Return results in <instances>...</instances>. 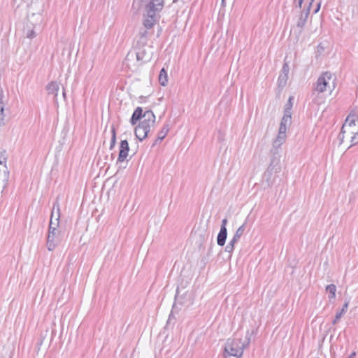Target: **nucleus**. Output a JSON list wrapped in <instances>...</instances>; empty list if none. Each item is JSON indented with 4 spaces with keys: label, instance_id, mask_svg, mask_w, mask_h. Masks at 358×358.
<instances>
[{
    "label": "nucleus",
    "instance_id": "2f4dec72",
    "mask_svg": "<svg viewBox=\"0 0 358 358\" xmlns=\"http://www.w3.org/2000/svg\"><path fill=\"white\" fill-rule=\"evenodd\" d=\"M227 218H224L222 220V224H221V227H220V229H223V230H227Z\"/></svg>",
    "mask_w": 358,
    "mask_h": 358
},
{
    "label": "nucleus",
    "instance_id": "7ed1b4c3",
    "mask_svg": "<svg viewBox=\"0 0 358 358\" xmlns=\"http://www.w3.org/2000/svg\"><path fill=\"white\" fill-rule=\"evenodd\" d=\"M136 57L138 64H134V67L138 68L139 66L150 62L152 59V52L148 51L145 46L139 47L135 52H129L126 56L125 61L127 66H130L129 62L133 61Z\"/></svg>",
    "mask_w": 358,
    "mask_h": 358
},
{
    "label": "nucleus",
    "instance_id": "393cba45",
    "mask_svg": "<svg viewBox=\"0 0 358 358\" xmlns=\"http://www.w3.org/2000/svg\"><path fill=\"white\" fill-rule=\"evenodd\" d=\"M111 134H112V136H111L110 144V148H109L110 150H113L116 143V131H115V128L114 126H112V127H111Z\"/></svg>",
    "mask_w": 358,
    "mask_h": 358
},
{
    "label": "nucleus",
    "instance_id": "de8ad7c7",
    "mask_svg": "<svg viewBox=\"0 0 358 358\" xmlns=\"http://www.w3.org/2000/svg\"><path fill=\"white\" fill-rule=\"evenodd\" d=\"M178 0H173V3H176Z\"/></svg>",
    "mask_w": 358,
    "mask_h": 358
},
{
    "label": "nucleus",
    "instance_id": "c756f323",
    "mask_svg": "<svg viewBox=\"0 0 358 358\" xmlns=\"http://www.w3.org/2000/svg\"><path fill=\"white\" fill-rule=\"evenodd\" d=\"M346 132H343V127H342L341 129V132H340V134H338V138L339 140V144H342L343 143L344 138H345L344 134Z\"/></svg>",
    "mask_w": 358,
    "mask_h": 358
},
{
    "label": "nucleus",
    "instance_id": "79ce46f5",
    "mask_svg": "<svg viewBox=\"0 0 358 358\" xmlns=\"http://www.w3.org/2000/svg\"><path fill=\"white\" fill-rule=\"evenodd\" d=\"M303 1V0H298V6L299 8H301Z\"/></svg>",
    "mask_w": 358,
    "mask_h": 358
},
{
    "label": "nucleus",
    "instance_id": "a19ab883",
    "mask_svg": "<svg viewBox=\"0 0 358 358\" xmlns=\"http://www.w3.org/2000/svg\"><path fill=\"white\" fill-rule=\"evenodd\" d=\"M320 8V3H317V8L315 10V13H317L319 10Z\"/></svg>",
    "mask_w": 358,
    "mask_h": 358
},
{
    "label": "nucleus",
    "instance_id": "473e14b6",
    "mask_svg": "<svg viewBox=\"0 0 358 358\" xmlns=\"http://www.w3.org/2000/svg\"><path fill=\"white\" fill-rule=\"evenodd\" d=\"M287 128V127H286L285 124H282L280 123L278 132L286 134Z\"/></svg>",
    "mask_w": 358,
    "mask_h": 358
},
{
    "label": "nucleus",
    "instance_id": "423d86ee",
    "mask_svg": "<svg viewBox=\"0 0 358 358\" xmlns=\"http://www.w3.org/2000/svg\"><path fill=\"white\" fill-rule=\"evenodd\" d=\"M6 151L0 150V189L1 192L5 189L9 179V171L6 166Z\"/></svg>",
    "mask_w": 358,
    "mask_h": 358
},
{
    "label": "nucleus",
    "instance_id": "c85d7f7f",
    "mask_svg": "<svg viewBox=\"0 0 358 358\" xmlns=\"http://www.w3.org/2000/svg\"><path fill=\"white\" fill-rule=\"evenodd\" d=\"M352 134L353 136H351V146L358 143V131L357 132L354 131Z\"/></svg>",
    "mask_w": 358,
    "mask_h": 358
},
{
    "label": "nucleus",
    "instance_id": "bb28decb",
    "mask_svg": "<svg viewBox=\"0 0 358 358\" xmlns=\"http://www.w3.org/2000/svg\"><path fill=\"white\" fill-rule=\"evenodd\" d=\"M326 290L331 294L330 299H334L336 296V287L334 284L327 286Z\"/></svg>",
    "mask_w": 358,
    "mask_h": 358
},
{
    "label": "nucleus",
    "instance_id": "58836bf2",
    "mask_svg": "<svg viewBox=\"0 0 358 358\" xmlns=\"http://www.w3.org/2000/svg\"><path fill=\"white\" fill-rule=\"evenodd\" d=\"M324 50V47L322 45V44H321V43H320V44H319V45H317V51H318V52H320V51H322V50Z\"/></svg>",
    "mask_w": 358,
    "mask_h": 358
},
{
    "label": "nucleus",
    "instance_id": "f3484780",
    "mask_svg": "<svg viewBox=\"0 0 358 358\" xmlns=\"http://www.w3.org/2000/svg\"><path fill=\"white\" fill-rule=\"evenodd\" d=\"M286 138V134L278 132V134L275 138V140L273 142V147L275 148H280L282 143L285 142Z\"/></svg>",
    "mask_w": 358,
    "mask_h": 358
},
{
    "label": "nucleus",
    "instance_id": "f257e3e1",
    "mask_svg": "<svg viewBox=\"0 0 358 358\" xmlns=\"http://www.w3.org/2000/svg\"><path fill=\"white\" fill-rule=\"evenodd\" d=\"M252 333L246 332L244 341L241 338L228 339L224 347V352L229 356L241 357L244 349L250 344Z\"/></svg>",
    "mask_w": 358,
    "mask_h": 358
},
{
    "label": "nucleus",
    "instance_id": "20e7f679",
    "mask_svg": "<svg viewBox=\"0 0 358 358\" xmlns=\"http://www.w3.org/2000/svg\"><path fill=\"white\" fill-rule=\"evenodd\" d=\"M336 79L334 73L326 71L318 78L315 90L320 93L327 90L332 92L336 87Z\"/></svg>",
    "mask_w": 358,
    "mask_h": 358
},
{
    "label": "nucleus",
    "instance_id": "c03bdc74",
    "mask_svg": "<svg viewBox=\"0 0 358 358\" xmlns=\"http://www.w3.org/2000/svg\"><path fill=\"white\" fill-rule=\"evenodd\" d=\"M304 24H300V23H298L297 25L298 27H302V25H303Z\"/></svg>",
    "mask_w": 358,
    "mask_h": 358
},
{
    "label": "nucleus",
    "instance_id": "7c9ffc66",
    "mask_svg": "<svg viewBox=\"0 0 358 358\" xmlns=\"http://www.w3.org/2000/svg\"><path fill=\"white\" fill-rule=\"evenodd\" d=\"M176 300L181 303V304H185L186 302L185 301H183L181 299V296L180 295V292L178 291V289L177 290V294L176 295Z\"/></svg>",
    "mask_w": 358,
    "mask_h": 358
},
{
    "label": "nucleus",
    "instance_id": "f704fd0d",
    "mask_svg": "<svg viewBox=\"0 0 358 358\" xmlns=\"http://www.w3.org/2000/svg\"><path fill=\"white\" fill-rule=\"evenodd\" d=\"M308 14H309V12H308V10H307L304 15H303V14L301 15V20H303V22H306L308 20Z\"/></svg>",
    "mask_w": 358,
    "mask_h": 358
},
{
    "label": "nucleus",
    "instance_id": "dca6fc26",
    "mask_svg": "<svg viewBox=\"0 0 358 358\" xmlns=\"http://www.w3.org/2000/svg\"><path fill=\"white\" fill-rule=\"evenodd\" d=\"M227 237V230L220 229L217 237V243L220 246H224Z\"/></svg>",
    "mask_w": 358,
    "mask_h": 358
},
{
    "label": "nucleus",
    "instance_id": "6ab92c4d",
    "mask_svg": "<svg viewBox=\"0 0 358 358\" xmlns=\"http://www.w3.org/2000/svg\"><path fill=\"white\" fill-rule=\"evenodd\" d=\"M159 82L162 86H166L167 85V73L164 69H162L159 72Z\"/></svg>",
    "mask_w": 358,
    "mask_h": 358
},
{
    "label": "nucleus",
    "instance_id": "4be33fe9",
    "mask_svg": "<svg viewBox=\"0 0 358 358\" xmlns=\"http://www.w3.org/2000/svg\"><path fill=\"white\" fill-rule=\"evenodd\" d=\"M245 224L246 222H245L241 226H240L238 229L236 230L234 236L233 238H234L238 241H239L241 236L243 234L245 229Z\"/></svg>",
    "mask_w": 358,
    "mask_h": 358
},
{
    "label": "nucleus",
    "instance_id": "9d476101",
    "mask_svg": "<svg viewBox=\"0 0 358 358\" xmlns=\"http://www.w3.org/2000/svg\"><path fill=\"white\" fill-rule=\"evenodd\" d=\"M355 122V115L350 114L342 126L343 132L354 134V130L352 129L356 126Z\"/></svg>",
    "mask_w": 358,
    "mask_h": 358
},
{
    "label": "nucleus",
    "instance_id": "ea45409f",
    "mask_svg": "<svg viewBox=\"0 0 358 358\" xmlns=\"http://www.w3.org/2000/svg\"><path fill=\"white\" fill-rule=\"evenodd\" d=\"M185 295H188L189 296V304H191L192 302V299H191V296H190V294H188L187 292L185 294Z\"/></svg>",
    "mask_w": 358,
    "mask_h": 358
},
{
    "label": "nucleus",
    "instance_id": "a878e982",
    "mask_svg": "<svg viewBox=\"0 0 358 358\" xmlns=\"http://www.w3.org/2000/svg\"><path fill=\"white\" fill-rule=\"evenodd\" d=\"M292 115L284 113L283 117L281 120V124L288 127L291 124Z\"/></svg>",
    "mask_w": 358,
    "mask_h": 358
},
{
    "label": "nucleus",
    "instance_id": "3c124183",
    "mask_svg": "<svg viewBox=\"0 0 358 358\" xmlns=\"http://www.w3.org/2000/svg\"><path fill=\"white\" fill-rule=\"evenodd\" d=\"M349 358H350V357H349Z\"/></svg>",
    "mask_w": 358,
    "mask_h": 358
},
{
    "label": "nucleus",
    "instance_id": "c9c22d12",
    "mask_svg": "<svg viewBox=\"0 0 358 358\" xmlns=\"http://www.w3.org/2000/svg\"><path fill=\"white\" fill-rule=\"evenodd\" d=\"M238 242L237 240H236L234 238H232V239L229 242L228 245H229L231 248H234L235 244Z\"/></svg>",
    "mask_w": 358,
    "mask_h": 358
},
{
    "label": "nucleus",
    "instance_id": "9b49d317",
    "mask_svg": "<svg viewBox=\"0 0 358 358\" xmlns=\"http://www.w3.org/2000/svg\"><path fill=\"white\" fill-rule=\"evenodd\" d=\"M55 209L57 210V217L54 220V211H52V213L51 214L49 229L52 227H56V228H57L59 226V217H60V208H59V203L57 201H56L53 205V210Z\"/></svg>",
    "mask_w": 358,
    "mask_h": 358
},
{
    "label": "nucleus",
    "instance_id": "ddd939ff",
    "mask_svg": "<svg viewBox=\"0 0 358 358\" xmlns=\"http://www.w3.org/2000/svg\"><path fill=\"white\" fill-rule=\"evenodd\" d=\"M46 90H47L48 94L49 95L51 94L53 96L54 101H55V103H57V94H58V91L59 90V83H57V82L52 81L47 85Z\"/></svg>",
    "mask_w": 358,
    "mask_h": 358
},
{
    "label": "nucleus",
    "instance_id": "09e8293b",
    "mask_svg": "<svg viewBox=\"0 0 358 358\" xmlns=\"http://www.w3.org/2000/svg\"><path fill=\"white\" fill-rule=\"evenodd\" d=\"M222 4H223V3H224V0H222Z\"/></svg>",
    "mask_w": 358,
    "mask_h": 358
},
{
    "label": "nucleus",
    "instance_id": "4c0bfd02",
    "mask_svg": "<svg viewBox=\"0 0 358 358\" xmlns=\"http://www.w3.org/2000/svg\"><path fill=\"white\" fill-rule=\"evenodd\" d=\"M157 25H159V24H157ZM161 31H162V28L159 26H157V32L156 34V36L157 38L160 36Z\"/></svg>",
    "mask_w": 358,
    "mask_h": 358
},
{
    "label": "nucleus",
    "instance_id": "aec40b11",
    "mask_svg": "<svg viewBox=\"0 0 358 358\" xmlns=\"http://www.w3.org/2000/svg\"><path fill=\"white\" fill-rule=\"evenodd\" d=\"M23 31H24V34L29 38H33L36 37V33L34 30V28L31 27L29 25H27L26 27H24L23 29Z\"/></svg>",
    "mask_w": 358,
    "mask_h": 358
},
{
    "label": "nucleus",
    "instance_id": "412c9836",
    "mask_svg": "<svg viewBox=\"0 0 358 358\" xmlns=\"http://www.w3.org/2000/svg\"><path fill=\"white\" fill-rule=\"evenodd\" d=\"M348 306V303H345L343 305V306L342 309L341 310V311L338 312L336 314L335 319L333 321V324H336L337 322L341 319L342 315L346 312Z\"/></svg>",
    "mask_w": 358,
    "mask_h": 358
},
{
    "label": "nucleus",
    "instance_id": "a211bd4d",
    "mask_svg": "<svg viewBox=\"0 0 358 358\" xmlns=\"http://www.w3.org/2000/svg\"><path fill=\"white\" fill-rule=\"evenodd\" d=\"M3 99V94L2 92H0V126L4 125V120L6 115L4 113V107L5 105L2 101Z\"/></svg>",
    "mask_w": 358,
    "mask_h": 358
},
{
    "label": "nucleus",
    "instance_id": "a18cd8bd",
    "mask_svg": "<svg viewBox=\"0 0 358 358\" xmlns=\"http://www.w3.org/2000/svg\"><path fill=\"white\" fill-rule=\"evenodd\" d=\"M145 99V97H144L143 96H140V99Z\"/></svg>",
    "mask_w": 358,
    "mask_h": 358
},
{
    "label": "nucleus",
    "instance_id": "b1692460",
    "mask_svg": "<svg viewBox=\"0 0 358 358\" xmlns=\"http://www.w3.org/2000/svg\"><path fill=\"white\" fill-rule=\"evenodd\" d=\"M293 97L290 96L287 101V102L285 103V109H284V113H287L289 115H292L291 110L293 106Z\"/></svg>",
    "mask_w": 358,
    "mask_h": 358
},
{
    "label": "nucleus",
    "instance_id": "f03ea898",
    "mask_svg": "<svg viewBox=\"0 0 358 358\" xmlns=\"http://www.w3.org/2000/svg\"><path fill=\"white\" fill-rule=\"evenodd\" d=\"M155 123V115L152 110H146L144 113V119L140 122L135 128L134 133L136 137L141 141L148 137L150 129Z\"/></svg>",
    "mask_w": 358,
    "mask_h": 358
},
{
    "label": "nucleus",
    "instance_id": "5701e85b",
    "mask_svg": "<svg viewBox=\"0 0 358 358\" xmlns=\"http://www.w3.org/2000/svg\"><path fill=\"white\" fill-rule=\"evenodd\" d=\"M287 80H288L287 75L280 73L278 77V86L280 87H284L287 84Z\"/></svg>",
    "mask_w": 358,
    "mask_h": 358
},
{
    "label": "nucleus",
    "instance_id": "cd10ccee",
    "mask_svg": "<svg viewBox=\"0 0 358 358\" xmlns=\"http://www.w3.org/2000/svg\"><path fill=\"white\" fill-rule=\"evenodd\" d=\"M289 62L287 61V57L286 56L284 59V64H283L280 73L285 74V75L288 76L289 72Z\"/></svg>",
    "mask_w": 358,
    "mask_h": 358
},
{
    "label": "nucleus",
    "instance_id": "4468645a",
    "mask_svg": "<svg viewBox=\"0 0 358 358\" xmlns=\"http://www.w3.org/2000/svg\"><path fill=\"white\" fill-rule=\"evenodd\" d=\"M170 129L169 124H165L157 134V138L155 140L152 147L161 142L167 135Z\"/></svg>",
    "mask_w": 358,
    "mask_h": 358
},
{
    "label": "nucleus",
    "instance_id": "49530a36",
    "mask_svg": "<svg viewBox=\"0 0 358 358\" xmlns=\"http://www.w3.org/2000/svg\"><path fill=\"white\" fill-rule=\"evenodd\" d=\"M355 355V352H354V353H352V354L350 355V358H351V357H353V356H354Z\"/></svg>",
    "mask_w": 358,
    "mask_h": 358
},
{
    "label": "nucleus",
    "instance_id": "e433bc0d",
    "mask_svg": "<svg viewBox=\"0 0 358 358\" xmlns=\"http://www.w3.org/2000/svg\"><path fill=\"white\" fill-rule=\"evenodd\" d=\"M22 1V0H14L13 3L18 8L21 6Z\"/></svg>",
    "mask_w": 358,
    "mask_h": 358
},
{
    "label": "nucleus",
    "instance_id": "37998d69",
    "mask_svg": "<svg viewBox=\"0 0 358 358\" xmlns=\"http://www.w3.org/2000/svg\"><path fill=\"white\" fill-rule=\"evenodd\" d=\"M62 95H63L64 99H66V92L64 88H63Z\"/></svg>",
    "mask_w": 358,
    "mask_h": 358
},
{
    "label": "nucleus",
    "instance_id": "f8f14e48",
    "mask_svg": "<svg viewBox=\"0 0 358 358\" xmlns=\"http://www.w3.org/2000/svg\"><path fill=\"white\" fill-rule=\"evenodd\" d=\"M280 171V159L273 157L271 160V163L265 173V176H271L273 172L278 173Z\"/></svg>",
    "mask_w": 358,
    "mask_h": 358
},
{
    "label": "nucleus",
    "instance_id": "39448f33",
    "mask_svg": "<svg viewBox=\"0 0 358 358\" xmlns=\"http://www.w3.org/2000/svg\"><path fill=\"white\" fill-rule=\"evenodd\" d=\"M164 7V0H150L145 7V22H157L159 20V13Z\"/></svg>",
    "mask_w": 358,
    "mask_h": 358
},
{
    "label": "nucleus",
    "instance_id": "72a5a7b5",
    "mask_svg": "<svg viewBox=\"0 0 358 358\" xmlns=\"http://www.w3.org/2000/svg\"><path fill=\"white\" fill-rule=\"evenodd\" d=\"M234 248H231L229 245H227V246L225 247V252L231 254L233 251H234Z\"/></svg>",
    "mask_w": 358,
    "mask_h": 358
},
{
    "label": "nucleus",
    "instance_id": "2eb2a0df",
    "mask_svg": "<svg viewBox=\"0 0 358 358\" xmlns=\"http://www.w3.org/2000/svg\"><path fill=\"white\" fill-rule=\"evenodd\" d=\"M144 118V113H143V109L141 107H137L134 111L130 119V123L131 125H135L138 120L141 118Z\"/></svg>",
    "mask_w": 358,
    "mask_h": 358
},
{
    "label": "nucleus",
    "instance_id": "6e6552de",
    "mask_svg": "<svg viewBox=\"0 0 358 358\" xmlns=\"http://www.w3.org/2000/svg\"><path fill=\"white\" fill-rule=\"evenodd\" d=\"M156 24H141V27H138L137 43L145 46L148 42L149 38H150L153 32L154 26Z\"/></svg>",
    "mask_w": 358,
    "mask_h": 358
},
{
    "label": "nucleus",
    "instance_id": "8fccbe9b",
    "mask_svg": "<svg viewBox=\"0 0 358 358\" xmlns=\"http://www.w3.org/2000/svg\"><path fill=\"white\" fill-rule=\"evenodd\" d=\"M237 358H238V357H237Z\"/></svg>",
    "mask_w": 358,
    "mask_h": 358
},
{
    "label": "nucleus",
    "instance_id": "0eeeda50",
    "mask_svg": "<svg viewBox=\"0 0 358 358\" xmlns=\"http://www.w3.org/2000/svg\"><path fill=\"white\" fill-rule=\"evenodd\" d=\"M62 240V234L59 229L56 227L48 229L47 248L49 251H52L61 243Z\"/></svg>",
    "mask_w": 358,
    "mask_h": 358
},
{
    "label": "nucleus",
    "instance_id": "1a4fd4ad",
    "mask_svg": "<svg viewBox=\"0 0 358 358\" xmlns=\"http://www.w3.org/2000/svg\"><path fill=\"white\" fill-rule=\"evenodd\" d=\"M129 151V143L127 140H122L120 142L119 155L117 163H122L124 162Z\"/></svg>",
    "mask_w": 358,
    "mask_h": 358
}]
</instances>
